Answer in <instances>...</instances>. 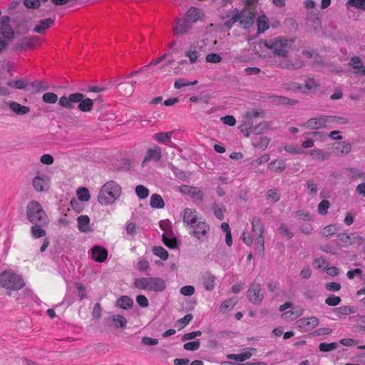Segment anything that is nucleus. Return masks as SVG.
Listing matches in <instances>:
<instances>
[{"mask_svg": "<svg viewBox=\"0 0 365 365\" xmlns=\"http://www.w3.org/2000/svg\"><path fill=\"white\" fill-rule=\"evenodd\" d=\"M78 103V108L82 112H89L93 106V101L91 98H84V95L81 93H71L66 96H62L59 98L58 104L68 110L75 108L73 103Z\"/></svg>", "mask_w": 365, "mask_h": 365, "instance_id": "f257e3e1", "label": "nucleus"}, {"mask_svg": "<svg viewBox=\"0 0 365 365\" xmlns=\"http://www.w3.org/2000/svg\"><path fill=\"white\" fill-rule=\"evenodd\" d=\"M121 187L115 181L106 182L101 188L98 201L102 205L113 204L120 195Z\"/></svg>", "mask_w": 365, "mask_h": 365, "instance_id": "f03ea898", "label": "nucleus"}, {"mask_svg": "<svg viewBox=\"0 0 365 365\" xmlns=\"http://www.w3.org/2000/svg\"><path fill=\"white\" fill-rule=\"evenodd\" d=\"M26 218L32 224L39 223L41 225H48V217L43 209L41 203L36 200H31L26 205Z\"/></svg>", "mask_w": 365, "mask_h": 365, "instance_id": "7ed1b4c3", "label": "nucleus"}, {"mask_svg": "<svg viewBox=\"0 0 365 365\" xmlns=\"http://www.w3.org/2000/svg\"><path fill=\"white\" fill-rule=\"evenodd\" d=\"M133 285L137 289L155 292H162L166 289L165 281L157 277L136 278Z\"/></svg>", "mask_w": 365, "mask_h": 365, "instance_id": "20e7f679", "label": "nucleus"}, {"mask_svg": "<svg viewBox=\"0 0 365 365\" xmlns=\"http://www.w3.org/2000/svg\"><path fill=\"white\" fill-rule=\"evenodd\" d=\"M0 286L9 290H19L25 286L23 277L11 269L0 273Z\"/></svg>", "mask_w": 365, "mask_h": 365, "instance_id": "39448f33", "label": "nucleus"}, {"mask_svg": "<svg viewBox=\"0 0 365 365\" xmlns=\"http://www.w3.org/2000/svg\"><path fill=\"white\" fill-rule=\"evenodd\" d=\"M304 7L307 9V24L309 26L317 29L319 26V14L316 9L314 11L313 9L316 7V2L314 0H305L304 1Z\"/></svg>", "mask_w": 365, "mask_h": 365, "instance_id": "423d86ee", "label": "nucleus"}, {"mask_svg": "<svg viewBox=\"0 0 365 365\" xmlns=\"http://www.w3.org/2000/svg\"><path fill=\"white\" fill-rule=\"evenodd\" d=\"M259 116V113L258 111H253L251 113L247 115V122L245 125V130H246L245 137H249L250 133H254L255 134H258L262 133V130L266 127L267 123L265 122H262L259 123L257 125H253V121L252 118H258ZM240 128H242L241 126ZM241 131H244L243 128H241Z\"/></svg>", "mask_w": 365, "mask_h": 365, "instance_id": "0eeeda50", "label": "nucleus"}, {"mask_svg": "<svg viewBox=\"0 0 365 365\" xmlns=\"http://www.w3.org/2000/svg\"><path fill=\"white\" fill-rule=\"evenodd\" d=\"M265 46L279 56H285L287 53L288 41L284 37L279 36L272 42L266 43Z\"/></svg>", "mask_w": 365, "mask_h": 365, "instance_id": "6e6552de", "label": "nucleus"}, {"mask_svg": "<svg viewBox=\"0 0 365 365\" xmlns=\"http://www.w3.org/2000/svg\"><path fill=\"white\" fill-rule=\"evenodd\" d=\"M247 299L255 305H259L264 299V294L262 292V286L255 282L250 284L247 290Z\"/></svg>", "mask_w": 365, "mask_h": 365, "instance_id": "1a4fd4ad", "label": "nucleus"}, {"mask_svg": "<svg viewBox=\"0 0 365 365\" xmlns=\"http://www.w3.org/2000/svg\"><path fill=\"white\" fill-rule=\"evenodd\" d=\"M190 228H192V230L190 232V234L202 242L207 237V233L210 227L205 220H200L194 225V227Z\"/></svg>", "mask_w": 365, "mask_h": 365, "instance_id": "9d476101", "label": "nucleus"}, {"mask_svg": "<svg viewBox=\"0 0 365 365\" xmlns=\"http://www.w3.org/2000/svg\"><path fill=\"white\" fill-rule=\"evenodd\" d=\"M34 188L38 192H46L50 187L49 178L46 174L37 175L32 180Z\"/></svg>", "mask_w": 365, "mask_h": 365, "instance_id": "9b49d317", "label": "nucleus"}, {"mask_svg": "<svg viewBox=\"0 0 365 365\" xmlns=\"http://www.w3.org/2000/svg\"><path fill=\"white\" fill-rule=\"evenodd\" d=\"M9 22L10 17L8 16H4L1 19L0 34L7 40L13 39L14 37V31Z\"/></svg>", "mask_w": 365, "mask_h": 365, "instance_id": "f8f14e48", "label": "nucleus"}, {"mask_svg": "<svg viewBox=\"0 0 365 365\" xmlns=\"http://www.w3.org/2000/svg\"><path fill=\"white\" fill-rule=\"evenodd\" d=\"M104 323L108 327H115V328H125L128 321L125 317L120 314H114L111 317L104 319Z\"/></svg>", "mask_w": 365, "mask_h": 365, "instance_id": "ddd939ff", "label": "nucleus"}, {"mask_svg": "<svg viewBox=\"0 0 365 365\" xmlns=\"http://www.w3.org/2000/svg\"><path fill=\"white\" fill-rule=\"evenodd\" d=\"M162 158V150L161 148L157 145H154L152 148L148 149L145 156L143 159L142 165H144L150 160L154 162H158Z\"/></svg>", "mask_w": 365, "mask_h": 365, "instance_id": "4468645a", "label": "nucleus"}, {"mask_svg": "<svg viewBox=\"0 0 365 365\" xmlns=\"http://www.w3.org/2000/svg\"><path fill=\"white\" fill-rule=\"evenodd\" d=\"M196 213L195 210L187 207L182 212V221L187 227H194V225L198 222Z\"/></svg>", "mask_w": 365, "mask_h": 365, "instance_id": "2eb2a0df", "label": "nucleus"}, {"mask_svg": "<svg viewBox=\"0 0 365 365\" xmlns=\"http://www.w3.org/2000/svg\"><path fill=\"white\" fill-rule=\"evenodd\" d=\"M91 257L97 262H103L108 257V250L103 246L96 245L91 250Z\"/></svg>", "mask_w": 365, "mask_h": 365, "instance_id": "dca6fc26", "label": "nucleus"}, {"mask_svg": "<svg viewBox=\"0 0 365 365\" xmlns=\"http://www.w3.org/2000/svg\"><path fill=\"white\" fill-rule=\"evenodd\" d=\"M297 326L304 331H309L313 329L319 323L316 317L302 318L297 321Z\"/></svg>", "mask_w": 365, "mask_h": 365, "instance_id": "f3484780", "label": "nucleus"}, {"mask_svg": "<svg viewBox=\"0 0 365 365\" xmlns=\"http://www.w3.org/2000/svg\"><path fill=\"white\" fill-rule=\"evenodd\" d=\"M34 44L29 37H24L20 40L19 42L15 43L13 46V49L15 51H26L34 48Z\"/></svg>", "mask_w": 365, "mask_h": 365, "instance_id": "a211bd4d", "label": "nucleus"}, {"mask_svg": "<svg viewBox=\"0 0 365 365\" xmlns=\"http://www.w3.org/2000/svg\"><path fill=\"white\" fill-rule=\"evenodd\" d=\"M246 11L243 13V17L239 20L240 25L245 29H248L252 26L256 17L255 11H250L247 16H245Z\"/></svg>", "mask_w": 365, "mask_h": 365, "instance_id": "6ab92c4d", "label": "nucleus"}, {"mask_svg": "<svg viewBox=\"0 0 365 365\" xmlns=\"http://www.w3.org/2000/svg\"><path fill=\"white\" fill-rule=\"evenodd\" d=\"M162 241L163 244L170 249H177L179 247V242L176 237L171 235L168 232L162 235Z\"/></svg>", "mask_w": 365, "mask_h": 365, "instance_id": "aec40b11", "label": "nucleus"}, {"mask_svg": "<svg viewBox=\"0 0 365 365\" xmlns=\"http://www.w3.org/2000/svg\"><path fill=\"white\" fill-rule=\"evenodd\" d=\"M204 287L207 291H212L215 287L216 277L210 272H205L202 277Z\"/></svg>", "mask_w": 365, "mask_h": 365, "instance_id": "412c9836", "label": "nucleus"}, {"mask_svg": "<svg viewBox=\"0 0 365 365\" xmlns=\"http://www.w3.org/2000/svg\"><path fill=\"white\" fill-rule=\"evenodd\" d=\"M191 23L186 19H180L177 21V25L174 29V33L176 34H185L191 29Z\"/></svg>", "mask_w": 365, "mask_h": 365, "instance_id": "4be33fe9", "label": "nucleus"}, {"mask_svg": "<svg viewBox=\"0 0 365 365\" xmlns=\"http://www.w3.org/2000/svg\"><path fill=\"white\" fill-rule=\"evenodd\" d=\"M8 105L11 110L14 111L16 115H24L30 112V108L26 106H22L20 103L15 101H10Z\"/></svg>", "mask_w": 365, "mask_h": 365, "instance_id": "5701e85b", "label": "nucleus"}, {"mask_svg": "<svg viewBox=\"0 0 365 365\" xmlns=\"http://www.w3.org/2000/svg\"><path fill=\"white\" fill-rule=\"evenodd\" d=\"M54 24V19L51 18L42 19L38 22L34 29V31L37 34H42L45 32V31L51 27Z\"/></svg>", "mask_w": 365, "mask_h": 365, "instance_id": "b1692460", "label": "nucleus"}, {"mask_svg": "<svg viewBox=\"0 0 365 365\" xmlns=\"http://www.w3.org/2000/svg\"><path fill=\"white\" fill-rule=\"evenodd\" d=\"M115 306L123 309H128L133 306V300L128 296L123 295L117 299Z\"/></svg>", "mask_w": 365, "mask_h": 365, "instance_id": "393cba45", "label": "nucleus"}, {"mask_svg": "<svg viewBox=\"0 0 365 365\" xmlns=\"http://www.w3.org/2000/svg\"><path fill=\"white\" fill-rule=\"evenodd\" d=\"M47 225H41V224H34L31 227V235L34 239H38L46 235V231L43 227Z\"/></svg>", "mask_w": 365, "mask_h": 365, "instance_id": "a878e982", "label": "nucleus"}, {"mask_svg": "<svg viewBox=\"0 0 365 365\" xmlns=\"http://www.w3.org/2000/svg\"><path fill=\"white\" fill-rule=\"evenodd\" d=\"M257 34L264 33L269 28V22L268 18L262 14L257 19Z\"/></svg>", "mask_w": 365, "mask_h": 365, "instance_id": "bb28decb", "label": "nucleus"}, {"mask_svg": "<svg viewBox=\"0 0 365 365\" xmlns=\"http://www.w3.org/2000/svg\"><path fill=\"white\" fill-rule=\"evenodd\" d=\"M245 11V9H242V11H240L238 9L235 8L232 11V12L235 14L234 16L229 20L226 21L224 24V26L227 27L228 30L230 29L235 23H236L243 17V13Z\"/></svg>", "mask_w": 365, "mask_h": 365, "instance_id": "cd10ccee", "label": "nucleus"}, {"mask_svg": "<svg viewBox=\"0 0 365 365\" xmlns=\"http://www.w3.org/2000/svg\"><path fill=\"white\" fill-rule=\"evenodd\" d=\"M173 132H159L157 133H155L153 135V140L160 143H164L165 145H168L169 143L171 142V137Z\"/></svg>", "mask_w": 365, "mask_h": 365, "instance_id": "c85d7f7f", "label": "nucleus"}, {"mask_svg": "<svg viewBox=\"0 0 365 365\" xmlns=\"http://www.w3.org/2000/svg\"><path fill=\"white\" fill-rule=\"evenodd\" d=\"M78 229L81 232H86L90 228V218L88 215H80L77 218Z\"/></svg>", "mask_w": 365, "mask_h": 365, "instance_id": "c756f323", "label": "nucleus"}, {"mask_svg": "<svg viewBox=\"0 0 365 365\" xmlns=\"http://www.w3.org/2000/svg\"><path fill=\"white\" fill-rule=\"evenodd\" d=\"M269 142V138L266 136L255 137L252 140V145L255 148L264 150L267 148Z\"/></svg>", "mask_w": 365, "mask_h": 365, "instance_id": "7c9ffc66", "label": "nucleus"}, {"mask_svg": "<svg viewBox=\"0 0 365 365\" xmlns=\"http://www.w3.org/2000/svg\"><path fill=\"white\" fill-rule=\"evenodd\" d=\"M186 189V193L192 199L198 200L200 201H202L203 200L204 195L199 187L187 186Z\"/></svg>", "mask_w": 365, "mask_h": 365, "instance_id": "2f4dec72", "label": "nucleus"}, {"mask_svg": "<svg viewBox=\"0 0 365 365\" xmlns=\"http://www.w3.org/2000/svg\"><path fill=\"white\" fill-rule=\"evenodd\" d=\"M251 224L252 232L255 233V235H262L264 233V225L259 217H253Z\"/></svg>", "mask_w": 365, "mask_h": 365, "instance_id": "473e14b6", "label": "nucleus"}, {"mask_svg": "<svg viewBox=\"0 0 365 365\" xmlns=\"http://www.w3.org/2000/svg\"><path fill=\"white\" fill-rule=\"evenodd\" d=\"M150 205L153 208L161 209L165 207V202L160 195L155 193L150 197Z\"/></svg>", "mask_w": 365, "mask_h": 365, "instance_id": "72a5a7b5", "label": "nucleus"}, {"mask_svg": "<svg viewBox=\"0 0 365 365\" xmlns=\"http://www.w3.org/2000/svg\"><path fill=\"white\" fill-rule=\"evenodd\" d=\"M286 168V164L284 160L281 159H277L274 161H272L268 166V168L276 173L282 172Z\"/></svg>", "mask_w": 365, "mask_h": 365, "instance_id": "f704fd0d", "label": "nucleus"}, {"mask_svg": "<svg viewBox=\"0 0 365 365\" xmlns=\"http://www.w3.org/2000/svg\"><path fill=\"white\" fill-rule=\"evenodd\" d=\"M334 148L337 153L346 155L351 151V145L347 142L336 143L334 144Z\"/></svg>", "mask_w": 365, "mask_h": 365, "instance_id": "c9c22d12", "label": "nucleus"}, {"mask_svg": "<svg viewBox=\"0 0 365 365\" xmlns=\"http://www.w3.org/2000/svg\"><path fill=\"white\" fill-rule=\"evenodd\" d=\"M200 14V10L196 7H191L186 12V16L190 23L196 22L197 20H199L201 16Z\"/></svg>", "mask_w": 365, "mask_h": 365, "instance_id": "e433bc0d", "label": "nucleus"}, {"mask_svg": "<svg viewBox=\"0 0 365 365\" xmlns=\"http://www.w3.org/2000/svg\"><path fill=\"white\" fill-rule=\"evenodd\" d=\"M349 65L354 68L359 69V73L365 76V66L363 65L361 59L359 56H354L351 58Z\"/></svg>", "mask_w": 365, "mask_h": 365, "instance_id": "4c0bfd02", "label": "nucleus"}, {"mask_svg": "<svg viewBox=\"0 0 365 365\" xmlns=\"http://www.w3.org/2000/svg\"><path fill=\"white\" fill-rule=\"evenodd\" d=\"M339 225L336 224H331L326 226L322 231H321V235L329 237L336 234L339 231Z\"/></svg>", "mask_w": 365, "mask_h": 365, "instance_id": "58836bf2", "label": "nucleus"}, {"mask_svg": "<svg viewBox=\"0 0 365 365\" xmlns=\"http://www.w3.org/2000/svg\"><path fill=\"white\" fill-rule=\"evenodd\" d=\"M304 66V63L298 59L289 60L282 66V68L287 69H299Z\"/></svg>", "mask_w": 365, "mask_h": 365, "instance_id": "ea45409f", "label": "nucleus"}, {"mask_svg": "<svg viewBox=\"0 0 365 365\" xmlns=\"http://www.w3.org/2000/svg\"><path fill=\"white\" fill-rule=\"evenodd\" d=\"M252 356V354L249 351L242 352L241 354H230L227 356V358L229 359H233L235 361H238L240 362H243L247 359H250Z\"/></svg>", "mask_w": 365, "mask_h": 365, "instance_id": "a19ab883", "label": "nucleus"}, {"mask_svg": "<svg viewBox=\"0 0 365 365\" xmlns=\"http://www.w3.org/2000/svg\"><path fill=\"white\" fill-rule=\"evenodd\" d=\"M349 176L353 180H365V173L360 171L356 168H349L346 169Z\"/></svg>", "mask_w": 365, "mask_h": 365, "instance_id": "79ce46f5", "label": "nucleus"}, {"mask_svg": "<svg viewBox=\"0 0 365 365\" xmlns=\"http://www.w3.org/2000/svg\"><path fill=\"white\" fill-rule=\"evenodd\" d=\"M153 252L163 260H166L169 256L168 252L162 246H154Z\"/></svg>", "mask_w": 365, "mask_h": 365, "instance_id": "37998d69", "label": "nucleus"}, {"mask_svg": "<svg viewBox=\"0 0 365 365\" xmlns=\"http://www.w3.org/2000/svg\"><path fill=\"white\" fill-rule=\"evenodd\" d=\"M28 83L24 79L11 80L7 82V86L16 89H24Z\"/></svg>", "mask_w": 365, "mask_h": 365, "instance_id": "c03bdc74", "label": "nucleus"}, {"mask_svg": "<svg viewBox=\"0 0 365 365\" xmlns=\"http://www.w3.org/2000/svg\"><path fill=\"white\" fill-rule=\"evenodd\" d=\"M31 86L36 92L44 91L48 89L49 86L47 82L41 81H34L30 83Z\"/></svg>", "mask_w": 365, "mask_h": 365, "instance_id": "a18cd8bd", "label": "nucleus"}, {"mask_svg": "<svg viewBox=\"0 0 365 365\" xmlns=\"http://www.w3.org/2000/svg\"><path fill=\"white\" fill-rule=\"evenodd\" d=\"M185 56L189 58L191 63L196 62L199 57L198 52L196 51V47L191 46L185 52Z\"/></svg>", "mask_w": 365, "mask_h": 365, "instance_id": "49530a36", "label": "nucleus"}, {"mask_svg": "<svg viewBox=\"0 0 365 365\" xmlns=\"http://www.w3.org/2000/svg\"><path fill=\"white\" fill-rule=\"evenodd\" d=\"M169 168L175 174V177L181 180H185L187 179V175L185 171L179 169L178 167L170 163L168 164Z\"/></svg>", "mask_w": 365, "mask_h": 365, "instance_id": "de8ad7c7", "label": "nucleus"}, {"mask_svg": "<svg viewBox=\"0 0 365 365\" xmlns=\"http://www.w3.org/2000/svg\"><path fill=\"white\" fill-rule=\"evenodd\" d=\"M135 193L140 200H144L148 196L149 190L145 186L139 185L135 187Z\"/></svg>", "mask_w": 365, "mask_h": 365, "instance_id": "09e8293b", "label": "nucleus"}, {"mask_svg": "<svg viewBox=\"0 0 365 365\" xmlns=\"http://www.w3.org/2000/svg\"><path fill=\"white\" fill-rule=\"evenodd\" d=\"M78 197L81 201L87 202L90 199L88 190L86 187H80L77 190Z\"/></svg>", "mask_w": 365, "mask_h": 365, "instance_id": "8fccbe9b", "label": "nucleus"}, {"mask_svg": "<svg viewBox=\"0 0 365 365\" xmlns=\"http://www.w3.org/2000/svg\"><path fill=\"white\" fill-rule=\"evenodd\" d=\"M346 4L363 11H365V0H348Z\"/></svg>", "mask_w": 365, "mask_h": 365, "instance_id": "3c124183", "label": "nucleus"}, {"mask_svg": "<svg viewBox=\"0 0 365 365\" xmlns=\"http://www.w3.org/2000/svg\"><path fill=\"white\" fill-rule=\"evenodd\" d=\"M42 100L46 103L53 104L57 102L58 96L56 93L51 92L45 93L42 96Z\"/></svg>", "mask_w": 365, "mask_h": 365, "instance_id": "603ef678", "label": "nucleus"}, {"mask_svg": "<svg viewBox=\"0 0 365 365\" xmlns=\"http://www.w3.org/2000/svg\"><path fill=\"white\" fill-rule=\"evenodd\" d=\"M237 304L236 298H230L227 300L224 301L220 305V310L225 311L227 309H232Z\"/></svg>", "mask_w": 365, "mask_h": 365, "instance_id": "864d4df0", "label": "nucleus"}, {"mask_svg": "<svg viewBox=\"0 0 365 365\" xmlns=\"http://www.w3.org/2000/svg\"><path fill=\"white\" fill-rule=\"evenodd\" d=\"M338 317L348 315L354 312L353 308L349 306H341L335 309Z\"/></svg>", "mask_w": 365, "mask_h": 365, "instance_id": "5fc2aeb1", "label": "nucleus"}, {"mask_svg": "<svg viewBox=\"0 0 365 365\" xmlns=\"http://www.w3.org/2000/svg\"><path fill=\"white\" fill-rule=\"evenodd\" d=\"M200 346V341L197 339L193 341H190L184 344L183 348L187 351H197Z\"/></svg>", "mask_w": 365, "mask_h": 365, "instance_id": "6e6d98bb", "label": "nucleus"}, {"mask_svg": "<svg viewBox=\"0 0 365 365\" xmlns=\"http://www.w3.org/2000/svg\"><path fill=\"white\" fill-rule=\"evenodd\" d=\"M211 209L215 215V216L220 220L224 219V210L219 207L217 203H213L212 205Z\"/></svg>", "mask_w": 365, "mask_h": 365, "instance_id": "4d7b16f0", "label": "nucleus"}, {"mask_svg": "<svg viewBox=\"0 0 365 365\" xmlns=\"http://www.w3.org/2000/svg\"><path fill=\"white\" fill-rule=\"evenodd\" d=\"M136 83H137L136 81H133L131 83L123 82V83H119L118 86H126L128 87V91H125V95L131 96L134 91V87H135Z\"/></svg>", "mask_w": 365, "mask_h": 365, "instance_id": "13d9d810", "label": "nucleus"}, {"mask_svg": "<svg viewBox=\"0 0 365 365\" xmlns=\"http://www.w3.org/2000/svg\"><path fill=\"white\" fill-rule=\"evenodd\" d=\"M341 299L339 297L335 295H330L325 299V303L329 306H336L340 304Z\"/></svg>", "mask_w": 365, "mask_h": 365, "instance_id": "bf43d9fd", "label": "nucleus"}, {"mask_svg": "<svg viewBox=\"0 0 365 365\" xmlns=\"http://www.w3.org/2000/svg\"><path fill=\"white\" fill-rule=\"evenodd\" d=\"M24 6L28 9H36L41 6L40 0H24Z\"/></svg>", "mask_w": 365, "mask_h": 365, "instance_id": "052dcab7", "label": "nucleus"}, {"mask_svg": "<svg viewBox=\"0 0 365 365\" xmlns=\"http://www.w3.org/2000/svg\"><path fill=\"white\" fill-rule=\"evenodd\" d=\"M338 343H321V352H327L336 349Z\"/></svg>", "mask_w": 365, "mask_h": 365, "instance_id": "680f3d73", "label": "nucleus"}, {"mask_svg": "<svg viewBox=\"0 0 365 365\" xmlns=\"http://www.w3.org/2000/svg\"><path fill=\"white\" fill-rule=\"evenodd\" d=\"M319 125V119L317 118H311L304 125L309 129H318Z\"/></svg>", "mask_w": 365, "mask_h": 365, "instance_id": "e2e57ef3", "label": "nucleus"}, {"mask_svg": "<svg viewBox=\"0 0 365 365\" xmlns=\"http://www.w3.org/2000/svg\"><path fill=\"white\" fill-rule=\"evenodd\" d=\"M298 103L297 100L289 99L284 96H277V103L278 104H289V105H295Z\"/></svg>", "mask_w": 365, "mask_h": 365, "instance_id": "0e129e2a", "label": "nucleus"}, {"mask_svg": "<svg viewBox=\"0 0 365 365\" xmlns=\"http://www.w3.org/2000/svg\"><path fill=\"white\" fill-rule=\"evenodd\" d=\"M278 230L280 234L287 236L288 239H292L294 237V233L287 228L285 224H282Z\"/></svg>", "mask_w": 365, "mask_h": 365, "instance_id": "69168bd1", "label": "nucleus"}, {"mask_svg": "<svg viewBox=\"0 0 365 365\" xmlns=\"http://www.w3.org/2000/svg\"><path fill=\"white\" fill-rule=\"evenodd\" d=\"M195 293V287L191 285H186L180 289V294L184 296H192Z\"/></svg>", "mask_w": 365, "mask_h": 365, "instance_id": "338daca9", "label": "nucleus"}, {"mask_svg": "<svg viewBox=\"0 0 365 365\" xmlns=\"http://www.w3.org/2000/svg\"><path fill=\"white\" fill-rule=\"evenodd\" d=\"M296 216L298 217L300 220L309 221L312 220V217L309 212L303 210H299L296 212Z\"/></svg>", "mask_w": 365, "mask_h": 365, "instance_id": "774afa93", "label": "nucleus"}]
</instances>
